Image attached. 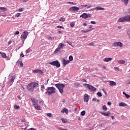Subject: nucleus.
I'll return each mask as SVG.
<instances>
[{
  "mask_svg": "<svg viewBox=\"0 0 130 130\" xmlns=\"http://www.w3.org/2000/svg\"><path fill=\"white\" fill-rule=\"evenodd\" d=\"M38 86H39V84L36 82H31L28 84L27 89L28 91H32L33 92L34 89L38 88Z\"/></svg>",
  "mask_w": 130,
  "mask_h": 130,
  "instance_id": "f257e3e1",
  "label": "nucleus"
},
{
  "mask_svg": "<svg viewBox=\"0 0 130 130\" xmlns=\"http://www.w3.org/2000/svg\"><path fill=\"white\" fill-rule=\"evenodd\" d=\"M46 92V94H47L48 95H52V94H54L55 93V88L54 87H47Z\"/></svg>",
  "mask_w": 130,
  "mask_h": 130,
  "instance_id": "f03ea898",
  "label": "nucleus"
},
{
  "mask_svg": "<svg viewBox=\"0 0 130 130\" xmlns=\"http://www.w3.org/2000/svg\"><path fill=\"white\" fill-rule=\"evenodd\" d=\"M55 86L59 90L61 94H62V93H63V89H64V87H66V85H64V84L58 83L55 84Z\"/></svg>",
  "mask_w": 130,
  "mask_h": 130,
  "instance_id": "7ed1b4c3",
  "label": "nucleus"
},
{
  "mask_svg": "<svg viewBox=\"0 0 130 130\" xmlns=\"http://www.w3.org/2000/svg\"><path fill=\"white\" fill-rule=\"evenodd\" d=\"M118 22L122 23V22H130V17H122L118 20Z\"/></svg>",
  "mask_w": 130,
  "mask_h": 130,
  "instance_id": "20e7f679",
  "label": "nucleus"
},
{
  "mask_svg": "<svg viewBox=\"0 0 130 130\" xmlns=\"http://www.w3.org/2000/svg\"><path fill=\"white\" fill-rule=\"evenodd\" d=\"M64 47V44L63 43H60L57 47V48H56L55 51H54V53L55 54H56V53H57V52H58L59 51V50H60L61 49L63 48V47Z\"/></svg>",
  "mask_w": 130,
  "mask_h": 130,
  "instance_id": "39448f33",
  "label": "nucleus"
},
{
  "mask_svg": "<svg viewBox=\"0 0 130 130\" xmlns=\"http://www.w3.org/2000/svg\"><path fill=\"white\" fill-rule=\"evenodd\" d=\"M49 64L54 66V67H56L57 68H59V67H60V63H59L57 60L50 62H49Z\"/></svg>",
  "mask_w": 130,
  "mask_h": 130,
  "instance_id": "423d86ee",
  "label": "nucleus"
},
{
  "mask_svg": "<svg viewBox=\"0 0 130 130\" xmlns=\"http://www.w3.org/2000/svg\"><path fill=\"white\" fill-rule=\"evenodd\" d=\"M84 85L87 86V88H88L89 90L90 91H96V90H97V88L92 85H90L89 84L85 83Z\"/></svg>",
  "mask_w": 130,
  "mask_h": 130,
  "instance_id": "0eeeda50",
  "label": "nucleus"
},
{
  "mask_svg": "<svg viewBox=\"0 0 130 130\" xmlns=\"http://www.w3.org/2000/svg\"><path fill=\"white\" fill-rule=\"evenodd\" d=\"M28 34H29V32H28V31H24L23 32V34H22L20 37L21 39H26L27 37H28Z\"/></svg>",
  "mask_w": 130,
  "mask_h": 130,
  "instance_id": "6e6552de",
  "label": "nucleus"
},
{
  "mask_svg": "<svg viewBox=\"0 0 130 130\" xmlns=\"http://www.w3.org/2000/svg\"><path fill=\"white\" fill-rule=\"evenodd\" d=\"M79 10H80V8L76 6H74L70 8V11H71L72 12H78Z\"/></svg>",
  "mask_w": 130,
  "mask_h": 130,
  "instance_id": "1a4fd4ad",
  "label": "nucleus"
},
{
  "mask_svg": "<svg viewBox=\"0 0 130 130\" xmlns=\"http://www.w3.org/2000/svg\"><path fill=\"white\" fill-rule=\"evenodd\" d=\"M114 46H115V47H116L117 46L122 47V46H123V44H122L120 42H115L114 43Z\"/></svg>",
  "mask_w": 130,
  "mask_h": 130,
  "instance_id": "9d476101",
  "label": "nucleus"
},
{
  "mask_svg": "<svg viewBox=\"0 0 130 130\" xmlns=\"http://www.w3.org/2000/svg\"><path fill=\"white\" fill-rule=\"evenodd\" d=\"M34 74H43V71L41 70L37 69L36 70H34Z\"/></svg>",
  "mask_w": 130,
  "mask_h": 130,
  "instance_id": "9b49d317",
  "label": "nucleus"
},
{
  "mask_svg": "<svg viewBox=\"0 0 130 130\" xmlns=\"http://www.w3.org/2000/svg\"><path fill=\"white\" fill-rule=\"evenodd\" d=\"M84 102H88V101H89V95H88V94L84 95Z\"/></svg>",
  "mask_w": 130,
  "mask_h": 130,
  "instance_id": "f8f14e48",
  "label": "nucleus"
},
{
  "mask_svg": "<svg viewBox=\"0 0 130 130\" xmlns=\"http://www.w3.org/2000/svg\"><path fill=\"white\" fill-rule=\"evenodd\" d=\"M101 114H102V115H104L105 116H109V114H110V112L108 111L106 113H104V112H101Z\"/></svg>",
  "mask_w": 130,
  "mask_h": 130,
  "instance_id": "ddd939ff",
  "label": "nucleus"
},
{
  "mask_svg": "<svg viewBox=\"0 0 130 130\" xmlns=\"http://www.w3.org/2000/svg\"><path fill=\"white\" fill-rule=\"evenodd\" d=\"M32 103H34V104H38V100L36 99H34V98H31L30 99Z\"/></svg>",
  "mask_w": 130,
  "mask_h": 130,
  "instance_id": "4468645a",
  "label": "nucleus"
},
{
  "mask_svg": "<svg viewBox=\"0 0 130 130\" xmlns=\"http://www.w3.org/2000/svg\"><path fill=\"white\" fill-rule=\"evenodd\" d=\"M63 64H64V66H67V64H68V63H70V60H66V59H63V62H62Z\"/></svg>",
  "mask_w": 130,
  "mask_h": 130,
  "instance_id": "2eb2a0df",
  "label": "nucleus"
},
{
  "mask_svg": "<svg viewBox=\"0 0 130 130\" xmlns=\"http://www.w3.org/2000/svg\"><path fill=\"white\" fill-rule=\"evenodd\" d=\"M112 60V58L110 57V58H108V57H106L104 59V61H106V62H108V61H110Z\"/></svg>",
  "mask_w": 130,
  "mask_h": 130,
  "instance_id": "dca6fc26",
  "label": "nucleus"
},
{
  "mask_svg": "<svg viewBox=\"0 0 130 130\" xmlns=\"http://www.w3.org/2000/svg\"><path fill=\"white\" fill-rule=\"evenodd\" d=\"M33 106L35 107L36 109H37V110H40L41 107L38 105V104H34Z\"/></svg>",
  "mask_w": 130,
  "mask_h": 130,
  "instance_id": "f3484780",
  "label": "nucleus"
},
{
  "mask_svg": "<svg viewBox=\"0 0 130 130\" xmlns=\"http://www.w3.org/2000/svg\"><path fill=\"white\" fill-rule=\"evenodd\" d=\"M0 11H1V12H7L8 9L6 7H0Z\"/></svg>",
  "mask_w": 130,
  "mask_h": 130,
  "instance_id": "a211bd4d",
  "label": "nucleus"
},
{
  "mask_svg": "<svg viewBox=\"0 0 130 130\" xmlns=\"http://www.w3.org/2000/svg\"><path fill=\"white\" fill-rule=\"evenodd\" d=\"M92 15L91 14H87L86 13H83L80 16V17H91Z\"/></svg>",
  "mask_w": 130,
  "mask_h": 130,
  "instance_id": "6ab92c4d",
  "label": "nucleus"
},
{
  "mask_svg": "<svg viewBox=\"0 0 130 130\" xmlns=\"http://www.w3.org/2000/svg\"><path fill=\"white\" fill-rule=\"evenodd\" d=\"M110 86H116V83L115 82L113 81H109Z\"/></svg>",
  "mask_w": 130,
  "mask_h": 130,
  "instance_id": "aec40b11",
  "label": "nucleus"
},
{
  "mask_svg": "<svg viewBox=\"0 0 130 130\" xmlns=\"http://www.w3.org/2000/svg\"><path fill=\"white\" fill-rule=\"evenodd\" d=\"M61 112L62 113H64L65 112L67 114H68V113H69V110L68 109L64 108L61 111Z\"/></svg>",
  "mask_w": 130,
  "mask_h": 130,
  "instance_id": "412c9836",
  "label": "nucleus"
},
{
  "mask_svg": "<svg viewBox=\"0 0 130 130\" xmlns=\"http://www.w3.org/2000/svg\"><path fill=\"white\" fill-rule=\"evenodd\" d=\"M119 106H121V107L123 106V107H125V106H127V105L125 103L121 102L119 103Z\"/></svg>",
  "mask_w": 130,
  "mask_h": 130,
  "instance_id": "4be33fe9",
  "label": "nucleus"
},
{
  "mask_svg": "<svg viewBox=\"0 0 130 130\" xmlns=\"http://www.w3.org/2000/svg\"><path fill=\"white\" fill-rule=\"evenodd\" d=\"M95 10H97L98 11H102V10H104V8H102L101 7H96L95 8Z\"/></svg>",
  "mask_w": 130,
  "mask_h": 130,
  "instance_id": "5701e85b",
  "label": "nucleus"
},
{
  "mask_svg": "<svg viewBox=\"0 0 130 130\" xmlns=\"http://www.w3.org/2000/svg\"><path fill=\"white\" fill-rule=\"evenodd\" d=\"M123 95H125L126 98H127V99H129L130 98V95L127 94V93H125V92H123Z\"/></svg>",
  "mask_w": 130,
  "mask_h": 130,
  "instance_id": "b1692460",
  "label": "nucleus"
},
{
  "mask_svg": "<svg viewBox=\"0 0 130 130\" xmlns=\"http://www.w3.org/2000/svg\"><path fill=\"white\" fill-rule=\"evenodd\" d=\"M15 79H16L15 77L12 76L11 79L10 80V82H11L12 83H14V81H15Z\"/></svg>",
  "mask_w": 130,
  "mask_h": 130,
  "instance_id": "393cba45",
  "label": "nucleus"
},
{
  "mask_svg": "<svg viewBox=\"0 0 130 130\" xmlns=\"http://www.w3.org/2000/svg\"><path fill=\"white\" fill-rule=\"evenodd\" d=\"M121 2L124 3L126 6L127 5V4H128V0H121Z\"/></svg>",
  "mask_w": 130,
  "mask_h": 130,
  "instance_id": "a878e982",
  "label": "nucleus"
},
{
  "mask_svg": "<svg viewBox=\"0 0 130 130\" xmlns=\"http://www.w3.org/2000/svg\"><path fill=\"white\" fill-rule=\"evenodd\" d=\"M0 54L2 55V57L4 58H6V57H7V55H6V53H5L0 52Z\"/></svg>",
  "mask_w": 130,
  "mask_h": 130,
  "instance_id": "bb28decb",
  "label": "nucleus"
},
{
  "mask_svg": "<svg viewBox=\"0 0 130 130\" xmlns=\"http://www.w3.org/2000/svg\"><path fill=\"white\" fill-rule=\"evenodd\" d=\"M118 62H119V63H120L121 64H123V63H125V61L123 60H118Z\"/></svg>",
  "mask_w": 130,
  "mask_h": 130,
  "instance_id": "cd10ccee",
  "label": "nucleus"
},
{
  "mask_svg": "<svg viewBox=\"0 0 130 130\" xmlns=\"http://www.w3.org/2000/svg\"><path fill=\"white\" fill-rule=\"evenodd\" d=\"M61 120L63 123H68V122H69L66 119L62 118Z\"/></svg>",
  "mask_w": 130,
  "mask_h": 130,
  "instance_id": "c85d7f7f",
  "label": "nucleus"
},
{
  "mask_svg": "<svg viewBox=\"0 0 130 130\" xmlns=\"http://www.w3.org/2000/svg\"><path fill=\"white\" fill-rule=\"evenodd\" d=\"M17 63L19 64L21 68H23V62L21 61H18Z\"/></svg>",
  "mask_w": 130,
  "mask_h": 130,
  "instance_id": "c756f323",
  "label": "nucleus"
},
{
  "mask_svg": "<svg viewBox=\"0 0 130 130\" xmlns=\"http://www.w3.org/2000/svg\"><path fill=\"white\" fill-rule=\"evenodd\" d=\"M74 84L75 87H79V86H80V83H79V82L74 83Z\"/></svg>",
  "mask_w": 130,
  "mask_h": 130,
  "instance_id": "7c9ffc66",
  "label": "nucleus"
},
{
  "mask_svg": "<svg viewBox=\"0 0 130 130\" xmlns=\"http://www.w3.org/2000/svg\"><path fill=\"white\" fill-rule=\"evenodd\" d=\"M103 110H104V111H106L107 110V107L106 105H104L103 106Z\"/></svg>",
  "mask_w": 130,
  "mask_h": 130,
  "instance_id": "2f4dec72",
  "label": "nucleus"
},
{
  "mask_svg": "<svg viewBox=\"0 0 130 130\" xmlns=\"http://www.w3.org/2000/svg\"><path fill=\"white\" fill-rule=\"evenodd\" d=\"M59 20L60 21V22H64V21H66V18H63V17H61L59 19Z\"/></svg>",
  "mask_w": 130,
  "mask_h": 130,
  "instance_id": "473e14b6",
  "label": "nucleus"
},
{
  "mask_svg": "<svg viewBox=\"0 0 130 130\" xmlns=\"http://www.w3.org/2000/svg\"><path fill=\"white\" fill-rule=\"evenodd\" d=\"M96 95H98V96H99V97H102V93H101V92H100V91H99L96 93Z\"/></svg>",
  "mask_w": 130,
  "mask_h": 130,
  "instance_id": "72a5a7b5",
  "label": "nucleus"
},
{
  "mask_svg": "<svg viewBox=\"0 0 130 130\" xmlns=\"http://www.w3.org/2000/svg\"><path fill=\"white\" fill-rule=\"evenodd\" d=\"M14 109H17V110H19V109H20V106L15 105L14 106Z\"/></svg>",
  "mask_w": 130,
  "mask_h": 130,
  "instance_id": "f704fd0d",
  "label": "nucleus"
},
{
  "mask_svg": "<svg viewBox=\"0 0 130 130\" xmlns=\"http://www.w3.org/2000/svg\"><path fill=\"white\" fill-rule=\"evenodd\" d=\"M82 116H84L85 114H86V111H83L81 113Z\"/></svg>",
  "mask_w": 130,
  "mask_h": 130,
  "instance_id": "c9c22d12",
  "label": "nucleus"
},
{
  "mask_svg": "<svg viewBox=\"0 0 130 130\" xmlns=\"http://www.w3.org/2000/svg\"><path fill=\"white\" fill-rule=\"evenodd\" d=\"M24 10H25V8H22L19 9L18 12H23Z\"/></svg>",
  "mask_w": 130,
  "mask_h": 130,
  "instance_id": "e433bc0d",
  "label": "nucleus"
},
{
  "mask_svg": "<svg viewBox=\"0 0 130 130\" xmlns=\"http://www.w3.org/2000/svg\"><path fill=\"white\" fill-rule=\"evenodd\" d=\"M73 59H74V58L73 57V56L70 55L69 56V60H70V61H72Z\"/></svg>",
  "mask_w": 130,
  "mask_h": 130,
  "instance_id": "4c0bfd02",
  "label": "nucleus"
},
{
  "mask_svg": "<svg viewBox=\"0 0 130 130\" xmlns=\"http://www.w3.org/2000/svg\"><path fill=\"white\" fill-rule=\"evenodd\" d=\"M91 29H88V30H86L85 31H83V30H82V31L83 33H88V32H90V31H91Z\"/></svg>",
  "mask_w": 130,
  "mask_h": 130,
  "instance_id": "58836bf2",
  "label": "nucleus"
},
{
  "mask_svg": "<svg viewBox=\"0 0 130 130\" xmlns=\"http://www.w3.org/2000/svg\"><path fill=\"white\" fill-rule=\"evenodd\" d=\"M80 8H81V9H83L84 8H86V7H88V5H81Z\"/></svg>",
  "mask_w": 130,
  "mask_h": 130,
  "instance_id": "ea45409f",
  "label": "nucleus"
},
{
  "mask_svg": "<svg viewBox=\"0 0 130 130\" xmlns=\"http://www.w3.org/2000/svg\"><path fill=\"white\" fill-rule=\"evenodd\" d=\"M47 116H48L49 117H52V114L49 113L47 114Z\"/></svg>",
  "mask_w": 130,
  "mask_h": 130,
  "instance_id": "a19ab883",
  "label": "nucleus"
},
{
  "mask_svg": "<svg viewBox=\"0 0 130 130\" xmlns=\"http://www.w3.org/2000/svg\"><path fill=\"white\" fill-rule=\"evenodd\" d=\"M70 26L71 27H74V26H75V23L74 22H72L71 23H70Z\"/></svg>",
  "mask_w": 130,
  "mask_h": 130,
  "instance_id": "79ce46f5",
  "label": "nucleus"
},
{
  "mask_svg": "<svg viewBox=\"0 0 130 130\" xmlns=\"http://www.w3.org/2000/svg\"><path fill=\"white\" fill-rule=\"evenodd\" d=\"M20 34V31H16L14 35H19Z\"/></svg>",
  "mask_w": 130,
  "mask_h": 130,
  "instance_id": "37998d69",
  "label": "nucleus"
},
{
  "mask_svg": "<svg viewBox=\"0 0 130 130\" xmlns=\"http://www.w3.org/2000/svg\"><path fill=\"white\" fill-rule=\"evenodd\" d=\"M52 39H54V37H49L48 38V40H52Z\"/></svg>",
  "mask_w": 130,
  "mask_h": 130,
  "instance_id": "c03bdc74",
  "label": "nucleus"
},
{
  "mask_svg": "<svg viewBox=\"0 0 130 130\" xmlns=\"http://www.w3.org/2000/svg\"><path fill=\"white\" fill-rule=\"evenodd\" d=\"M21 16V13H17L15 15V17H20Z\"/></svg>",
  "mask_w": 130,
  "mask_h": 130,
  "instance_id": "a18cd8bd",
  "label": "nucleus"
},
{
  "mask_svg": "<svg viewBox=\"0 0 130 130\" xmlns=\"http://www.w3.org/2000/svg\"><path fill=\"white\" fill-rule=\"evenodd\" d=\"M57 28H61V29L64 28L63 26H57Z\"/></svg>",
  "mask_w": 130,
  "mask_h": 130,
  "instance_id": "49530a36",
  "label": "nucleus"
},
{
  "mask_svg": "<svg viewBox=\"0 0 130 130\" xmlns=\"http://www.w3.org/2000/svg\"><path fill=\"white\" fill-rule=\"evenodd\" d=\"M29 52H30V49H28L26 50V53H29Z\"/></svg>",
  "mask_w": 130,
  "mask_h": 130,
  "instance_id": "de8ad7c7",
  "label": "nucleus"
},
{
  "mask_svg": "<svg viewBox=\"0 0 130 130\" xmlns=\"http://www.w3.org/2000/svg\"><path fill=\"white\" fill-rule=\"evenodd\" d=\"M90 23L91 24H96V22H95L94 21H91Z\"/></svg>",
  "mask_w": 130,
  "mask_h": 130,
  "instance_id": "09e8293b",
  "label": "nucleus"
},
{
  "mask_svg": "<svg viewBox=\"0 0 130 130\" xmlns=\"http://www.w3.org/2000/svg\"><path fill=\"white\" fill-rule=\"evenodd\" d=\"M89 46H94V44L93 43H91L89 44Z\"/></svg>",
  "mask_w": 130,
  "mask_h": 130,
  "instance_id": "8fccbe9b",
  "label": "nucleus"
},
{
  "mask_svg": "<svg viewBox=\"0 0 130 130\" xmlns=\"http://www.w3.org/2000/svg\"><path fill=\"white\" fill-rule=\"evenodd\" d=\"M28 130H36V129L35 128H30Z\"/></svg>",
  "mask_w": 130,
  "mask_h": 130,
  "instance_id": "3c124183",
  "label": "nucleus"
},
{
  "mask_svg": "<svg viewBox=\"0 0 130 130\" xmlns=\"http://www.w3.org/2000/svg\"><path fill=\"white\" fill-rule=\"evenodd\" d=\"M111 104H112V103H111V102H108V105H111Z\"/></svg>",
  "mask_w": 130,
  "mask_h": 130,
  "instance_id": "603ef678",
  "label": "nucleus"
},
{
  "mask_svg": "<svg viewBox=\"0 0 130 130\" xmlns=\"http://www.w3.org/2000/svg\"><path fill=\"white\" fill-rule=\"evenodd\" d=\"M92 101H97V99H96V98H93V99H92Z\"/></svg>",
  "mask_w": 130,
  "mask_h": 130,
  "instance_id": "864d4df0",
  "label": "nucleus"
},
{
  "mask_svg": "<svg viewBox=\"0 0 130 130\" xmlns=\"http://www.w3.org/2000/svg\"><path fill=\"white\" fill-rule=\"evenodd\" d=\"M89 28L90 29H92V28H93V26H92V25H90L89 26Z\"/></svg>",
  "mask_w": 130,
  "mask_h": 130,
  "instance_id": "5fc2aeb1",
  "label": "nucleus"
},
{
  "mask_svg": "<svg viewBox=\"0 0 130 130\" xmlns=\"http://www.w3.org/2000/svg\"><path fill=\"white\" fill-rule=\"evenodd\" d=\"M71 4L72 5H74V6H76V5H77V3L74 2H72Z\"/></svg>",
  "mask_w": 130,
  "mask_h": 130,
  "instance_id": "6e6d98bb",
  "label": "nucleus"
},
{
  "mask_svg": "<svg viewBox=\"0 0 130 130\" xmlns=\"http://www.w3.org/2000/svg\"><path fill=\"white\" fill-rule=\"evenodd\" d=\"M58 129H60V130H69L68 129H62L61 128H58Z\"/></svg>",
  "mask_w": 130,
  "mask_h": 130,
  "instance_id": "4d7b16f0",
  "label": "nucleus"
},
{
  "mask_svg": "<svg viewBox=\"0 0 130 130\" xmlns=\"http://www.w3.org/2000/svg\"><path fill=\"white\" fill-rule=\"evenodd\" d=\"M20 56H21L22 57H24V54H23V53H21V54H20Z\"/></svg>",
  "mask_w": 130,
  "mask_h": 130,
  "instance_id": "13d9d810",
  "label": "nucleus"
},
{
  "mask_svg": "<svg viewBox=\"0 0 130 130\" xmlns=\"http://www.w3.org/2000/svg\"><path fill=\"white\" fill-rule=\"evenodd\" d=\"M12 43V41H9V42H8V44H9V45H10V44H11Z\"/></svg>",
  "mask_w": 130,
  "mask_h": 130,
  "instance_id": "bf43d9fd",
  "label": "nucleus"
},
{
  "mask_svg": "<svg viewBox=\"0 0 130 130\" xmlns=\"http://www.w3.org/2000/svg\"><path fill=\"white\" fill-rule=\"evenodd\" d=\"M58 34H61V31L59 30L57 32Z\"/></svg>",
  "mask_w": 130,
  "mask_h": 130,
  "instance_id": "052dcab7",
  "label": "nucleus"
},
{
  "mask_svg": "<svg viewBox=\"0 0 130 130\" xmlns=\"http://www.w3.org/2000/svg\"><path fill=\"white\" fill-rule=\"evenodd\" d=\"M67 43H68V44H69V45H72L71 44V42L70 41H67Z\"/></svg>",
  "mask_w": 130,
  "mask_h": 130,
  "instance_id": "680f3d73",
  "label": "nucleus"
},
{
  "mask_svg": "<svg viewBox=\"0 0 130 130\" xmlns=\"http://www.w3.org/2000/svg\"><path fill=\"white\" fill-rule=\"evenodd\" d=\"M41 88H42V89H44V85H41Z\"/></svg>",
  "mask_w": 130,
  "mask_h": 130,
  "instance_id": "e2e57ef3",
  "label": "nucleus"
},
{
  "mask_svg": "<svg viewBox=\"0 0 130 130\" xmlns=\"http://www.w3.org/2000/svg\"><path fill=\"white\" fill-rule=\"evenodd\" d=\"M83 82L84 83H87V80H86L85 79H83Z\"/></svg>",
  "mask_w": 130,
  "mask_h": 130,
  "instance_id": "0e129e2a",
  "label": "nucleus"
},
{
  "mask_svg": "<svg viewBox=\"0 0 130 130\" xmlns=\"http://www.w3.org/2000/svg\"><path fill=\"white\" fill-rule=\"evenodd\" d=\"M83 25L86 26H87V23H83Z\"/></svg>",
  "mask_w": 130,
  "mask_h": 130,
  "instance_id": "69168bd1",
  "label": "nucleus"
},
{
  "mask_svg": "<svg viewBox=\"0 0 130 130\" xmlns=\"http://www.w3.org/2000/svg\"><path fill=\"white\" fill-rule=\"evenodd\" d=\"M118 29H119L120 30L121 29V26H118Z\"/></svg>",
  "mask_w": 130,
  "mask_h": 130,
  "instance_id": "338daca9",
  "label": "nucleus"
},
{
  "mask_svg": "<svg viewBox=\"0 0 130 130\" xmlns=\"http://www.w3.org/2000/svg\"><path fill=\"white\" fill-rule=\"evenodd\" d=\"M127 84H130V79L128 80V82Z\"/></svg>",
  "mask_w": 130,
  "mask_h": 130,
  "instance_id": "774afa93",
  "label": "nucleus"
}]
</instances>
